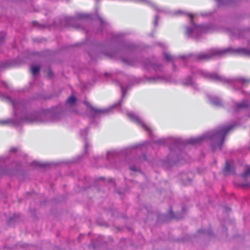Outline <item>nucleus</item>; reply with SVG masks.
<instances>
[{
  "label": "nucleus",
  "instance_id": "6e6552de",
  "mask_svg": "<svg viewBox=\"0 0 250 250\" xmlns=\"http://www.w3.org/2000/svg\"><path fill=\"white\" fill-rule=\"evenodd\" d=\"M250 174V167H249L247 168V169H246V170L243 174H242L241 176L243 178H246L247 176H248Z\"/></svg>",
  "mask_w": 250,
  "mask_h": 250
},
{
  "label": "nucleus",
  "instance_id": "f257e3e1",
  "mask_svg": "<svg viewBox=\"0 0 250 250\" xmlns=\"http://www.w3.org/2000/svg\"><path fill=\"white\" fill-rule=\"evenodd\" d=\"M237 54L240 55L250 57V49L243 48H233L228 47L222 50H211L208 53H201L196 56V58L199 60H208L213 58L215 55H220L225 54Z\"/></svg>",
  "mask_w": 250,
  "mask_h": 250
},
{
  "label": "nucleus",
  "instance_id": "9b49d317",
  "mask_svg": "<svg viewBox=\"0 0 250 250\" xmlns=\"http://www.w3.org/2000/svg\"><path fill=\"white\" fill-rule=\"evenodd\" d=\"M192 32V30L191 28H187V33L188 34H190Z\"/></svg>",
  "mask_w": 250,
  "mask_h": 250
},
{
  "label": "nucleus",
  "instance_id": "423d86ee",
  "mask_svg": "<svg viewBox=\"0 0 250 250\" xmlns=\"http://www.w3.org/2000/svg\"><path fill=\"white\" fill-rule=\"evenodd\" d=\"M40 68L39 66L34 65L31 68V73L32 75H35L40 71Z\"/></svg>",
  "mask_w": 250,
  "mask_h": 250
},
{
  "label": "nucleus",
  "instance_id": "ddd939ff",
  "mask_svg": "<svg viewBox=\"0 0 250 250\" xmlns=\"http://www.w3.org/2000/svg\"><path fill=\"white\" fill-rule=\"evenodd\" d=\"M48 76L49 77H51L53 76V73L51 71L49 70L48 72Z\"/></svg>",
  "mask_w": 250,
  "mask_h": 250
},
{
  "label": "nucleus",
  "instance_id": "2eb2a0df",
  "mask_svg": "<svg viewBox=\"0 0 250 250\" xmlns=\"http://www.w3.org/2000/svg\"><path fill=\"white\" fill-rule=\"evenodd\" d=\"M5 122H3V121H0V124H4Z\"/></svg>",
  "mask_w": 250,
  "mask_h": 250
},
{
  "label": "nucleus",
  "instance_id": "9d476101",
  "mask_svg": "<svg viewBox=\"0 0 250 250\" xmlns=\"http://www.w3.org/2000/svg\"><path fill=\"white\" fill-rule=\"evenodd\" d=\"M165 58L167 61H169L171 60L172 57L169 54L166 53L165 54Z\"/></svg>",
  "mask_w": 250,
  "mask_h": 250
},
{
  "label": "nucleus",
  "instance_id": "39448f33",
  "mask_svg": "<svg viewBox=\"0 0 250 250\" xmlns=\"http://www.w3.org/2000/svg\"><path fill=\"white\" fill-rule=\"evenodd\" d=\"M76 101V99L74 96H72L69 97L67 101H66V104H68L70 105L74 104H75Z\"/></svg>",
  "mask_w": 250,
  "mask_h": 250
},
{
  "label": "nucleus",
  "instance_id": "f03ea898",
  "mask_svg": "<svg viewBox=\"0 0 250 250\" xmlns=\"http://www.w3.org/2000/svg\"><path fill=\"white\" fill-rule=\"evenodd\" d=\"M234 127V125H230L229 126L222 127L217 132V134L219 136L223 137V141L222 144L220 146V148L221 149L222 144L224 141V138L226 135Z\"/></svg>",
  "mask_w": 250,
  "mask_h": 250
},
{
  "label": "nucleus",
  "instance_id": "f3484780",
  "mask_svg": "<svg viewBox=\"0 0 250 250\" xmlns=\"http://www.w3.org/2000/svg\"><path fill=\"white\" fill-rule=\"evenodd\" d=\"M93 110H95V109L93 108H91Z\"/></svg>",
  "mask_w": 250,
  "mask_h": 250
},
{
  "label": "nucleus",
  "instance_id": "20e7f679",
  "mask_svg": "<svg viewBox=\"0 0 250 250\" xmlns=\"http://www.w3.org/2000/svg\"><path fill=\"white\" fill-rule=\"evenodd\" d=\"M237 108H247L249 106V104L247 101H243L241 103L237 104Z\"/></svg>",
  "mask_w": 250,
  "mask_h": 250
},
{
  "label": "nucleus",
  "instance_id": "1a4fd4ad",
  "mask_svg": "<svg viewBox=\"0 0 250 250\" xmlns=\"http://www.w3.org/2000/svg\"><path fill=\"white\" fill-rule=\"evenodd\" d=\"M211 78H212L213 80H220V76H219L218 75L216 74H211L210 76Z\"/></svg>",
  "mask_w": 250,
  "mask_h": 250
},
{
  "label": "nucleus",
  "instance_id": "4468645a",
  "mask_svg": "<svg viewBox=\"0 0 250 250\" xmlns=\"http://www.w3.org/2000/svg\"><path fill=\"white\" fill-rule=\"evenodd\" d=\"M199 139H195V140H194L193 141H192L191 143H198L199 142Z\"/></svg>",
  "mask_w": 250,
  "mask_h": 250
},
{
  "label": "nucleus",
  "instance_id": "f8f14e48",
  "mask_svg": "<svg viewBox=\"0 0 250 250\" xmlns=\"http://www.w3.org/2000/svg\"><path fill=\"white\" fill-rule=\"evenodd\" d=\"M188 16L190 17L191 22L193 21V15L192 14H189Z\"/></svg>",
  "mask_w": 250,
  "mask_h": 250
},
{
  "label": "nucleus",
  "instance_id": "7ed1b4c3",
  "mask_svg": "<svg viewBox=\"0 0 250 250\" xmlns=\"http://www.w3.org/2000/svg\"><path fill=\"white\" fill-rule=\"evenodd\" d=\"M129 117L135 123H136L139 125L142 126L145 130H149V127L147 126L146 125H145L144 123H143L139 118H138V117H134L132 115H129Z\"/></svg>",
  "mask_w": 250,
  "mask_h": 250
},
{
  "label": "nucleus",
  "instance_id": "0eeeda50",
  "mask_svg": "<svg viewBox=\"0 0 250 250\" xmlns=\"http://www.w3.org/2000/svg\"><path fill=\"white\" fill-rule=\"evenodd\" d=\"M230 169H231L230 165L229 164V163L228 162H227L226 163L225 167L224 169V172L226 173V172H229L230 171Z\"/></svg>",
  "mask_w": 250,
  "mask_h": 250
},
{
  "label": "nucleus",
  "instance_id": "dca6fc26",
  "mask_svg": "<svg viewBox=\"0 0 250 250\" xmlns=\"http://www.w3.org/2000/svg\"><path fill=\"white\" fill-rule=\"evenodd\" d=\"M131 169L132 170H134L135 171V168H133L132 167L131 168Z\"/></svg>",
  "mask_w": 250,
  "mask_h": 250
}]
</instances>
